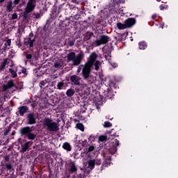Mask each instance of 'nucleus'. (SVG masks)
Listing matches in <instances>:
<instances>
[{
    "instance_id": "obj_1",
    "label": "nucleus",
    "mask_w": 178,
    "mask_h": 178,
    "mask_svg": "<svg viewBox=\"0 0 178 178\" xmlns=\"http://www.w3.org/2000/svg\"><path fill=\"white\" fill-rule=\"evenodd\" d=\"M102 147L106 148V149H108V152L110 154V155L108 156V154L104 153L105 161L103 162L101 167L102 170H104V169H105L108 165H111V161H112V155L115 154L116 149L114 147H111L109 143H105L104 145H102Z\"/></svg>"
},
{
    "instance_id": "obj_17",
    "label": "nucleus",
    "mask_w": 178,
    "mask_h": 178,
    "mask_svg": "<svg viewBox=\"0 0 178 178\" xmlns=\"http://www.w3.org/2000/svg\"><path fill=\"white\" fill-rule=\"evenodd\" d=\"M29 106H21L18 108V113L19 116H24L25 113H28Z\"/></svg>"
},
{
    "instance_id": "obj_62",
    "label": "nucleus",
    "mask_w": 178,
    "mask_h": 178,
    "mask_svg": "<svg viewBox=\"0 0 178 178\" xmlns=\"http://www.w3.org/2000/svg\"><path fill=\"white\" fill-rule=\"evenodd\" d=\"M1 66H3V67H6V64H5L4 62H2L1 64Z\"/></svg>"
},
{
    "instance_id": "obj_16",
    "label": "nucleus",
    "mask_w": 178,
    "mask_h": 178,
    "mask_svg": "<svg viewBox=\"0 0 178 178\" xmlns=\"http://www.w3.org/2000/svg\"><path fill=\"white\" fill-rule=\"evenodd\" d=\"M31 145H33V142L31 141H28L22 145V148L20 150V152H22V154H24V152H26V151L29 149V148H30Z\"/></svg>"
},
{
    "instance_id": "obj_48",
    "label": "nucleus",
    "mask_w": 178,
    "mask_h": 178,
    "mask_svg": "<svg viewBox=\"0 0 178 178\" xmlns=\"http://www.w3.org/2000/svg\"><path fill=\"white\" fill-rule=\"evenodd\" d=\"M10 44H12V40L8 39L7 40L6 42L5 43L6 47H10Z\"/></svg>"
},
{
    "instance_id": "obj_14",
    "label": "nucleus",
    "mask_w": 178,
    "mask_h": 178,
    "mask_svg": "<svg viewBox=\"0 0 178 178\" xmlns=\"http://www.w3.org/2000/svg\"><path fill=\"white\" fill-rule=\"evenodd\" d=\"M31 10H27V8H25L24 11L22 13V20L23 22H29V18L31 16Z\"/></svg>"
},
{
    "instance_id": "obj_39",
    "label": "nucleus",
    "mask_w": 178,
    "mask_h": 178,
    "mask_svg": "<svg viewBox=\"0 0 178 178\" xmlns=\"http://www.w3.org/2000/svg\"><path fill=\"white\" fill-rule=\"evenodd\" d=\"M104 127L108 128V127H112V123H111L109 121L104 122Z\"/></svg>"
},
{
    "instance_id": "obj_33",
    "label": "nucleus",
    "mask_w": 178,
    "mask_h": 178,
    "mask_svg": "<svg viewBox=\"0 0 178 178\" xmlns=\"http://www.w3.org/2000/svg\"><path fill=\"white\" fill-rule=\"evenodd\" d=\"M76 129H78V130H81V131H84V125L81 123H79L76 124Z\"/></svg>"
},
{
    "instance_id": "obj_27",
    "label": "nucleus",
    "mask_w": 178,
    "mask_h": 178,
    "mask_svg": "<svg viewBox=\"0 0 178 178\" xmlns=\"http://www.w3.org/2000/svg\"><path fill=\"white\" fill-rule=\"evenodd\" d=\"M13 79H16V77H17V68L15 70L12 69V68H9L8 69Z\"/></svg>"
},
{
    "instance_id": "obj_50",
    "label": "nucleus",
    "mask_w": 178,
    "mask_h": 178,
    "mask_svg": "<svg viewBox=\"0 0 178 178\" xmlns=\"http://www.w3.org/2000/svg\"><path fill=\"white\" fill-rule=\"evenodd\" d=\"M83 69H84V65H79L77 70V73H80V72H81Z\"/></svg>"
},
{
    "instance_id": "obj_38",
    "label": "nucleus",
    "mask_w": 178,
    "mask_h": 178,
    "mask_svg": "<svg viewBox=\"0 0 178 178\" xmlns=\"http://www.w3.org/2000/svg\"><path fill=\"white\" fill-rule=\"evenodd\" d=\"M79 143L82 147H87L88 142L86 139L84 140H79Z\"/></svg>"
},
{
    "instance_id": "obj_40",
    "label": "nucleus",
    "mask_w": 178,
    "mask_h": 178,
    "mask_svg": "<svg viewBox=\"0 0 178 178\" xmlns=\"http://www.w3.org/2000/svg\"><path fill=\"white\" fill-rule=\"evenodd\" d=\"M47 83L48 81H47V80L41 81L39 83L40 88H42Z\"/></svg>"
},
{
    "instance_id": "obj_8",
    "label": "nucleus",
    "mask_w": 178,
    "mask_h": 178,
    "mask_svg": "<svg viewBox=\"0 0 178 178\" xmlns=\"http://www.w3.org/2000/svg\"><path fill=\"white\" fill-rule=\"evenodd\" d=\"M103 98L104 99H111V98H113L115 97V93H113V90L107 88L106 90H104L103 92Z\"/></svg>"
},
{
    "instance_id": "obj_35",
    "label": "nucleus",
    "mask_w": 178,
    "mask_h": 178,
    "mask_svg": "<svg viewBox=\"0 0 178 178\" xmlns=\"http://www.w3.org/2000/svg\"><path fill=\"white\" fill-rule=\"evenodd\" d=\"M12 130V127L9 126L8 127L4 129L3 136H8L9 134V132Z\"/></svg>"
},
{
    "instance_id": "obj_34",
    "label": "nucleus",
    "mask_w": 178,
    "mask_h": 178,
    "mask_svg": "<svg viewBox=\"0 0 178 178\" xmlns=\"http://www.w3.org/2000/svg\"><path fill=\"white\" fill-rule=\"evenodd\" d=\"M95 138H96L95 135L91 134V135L89 136V138H88V141H89V143H94V141H95Z\"/></svg>"
},
{
    "instance_id": "obj_63",
    "label": "nucleus",
    "mask_w": 178,
    "mask_h": 178,
    "mask_svg": "<svg viewBox=\"0 0 178 178\" xmlns=\"http://www.w3.org/2000/svg\"><path fill=\"white\" fill-rule=\"evenodd\" d=\"M152 19H153L154 20V19H156V15H153L152 16Z\"/></svg>"
},
{
    "instance_id": "obj_43",
    "label": "nucleus",
    "mask_w": 178,
    "mask_h": 178,
    "mask_svg": "<svg viewBox=\"0 0 178 178\" xmlns=\"http://www.w3.org/2000/svg\"><path fill=\"white\" fill-rule=\"evenodd\" d=\"M75 42L76 40L74 39L70 40L68 41V45H70V47H73L74 45Z\"/></svg>"
},
{
    "instance_id": "obj_25",
    "label": "nucleus",
    "mask_w": 178,
    "mask_h": 178,
    "mask_svg": "<svg viewBox=\"0 0 178 178\" xmlns=\"http://www.w3.org/2000/svg\"><path fill=\"white\" fill-rule=\"evenodd\" d=\"M147 47H148V45L147 44V42L145 41H140L138 42V48L139 49H147Z\"/></svg>"
},
{
    "instance_id": "obj_54",
    "label": "nucleus",
    "mask_w": 178,
    "mask_h": 178,
    "mask_svg": "<svg viewBox=\"0 0 178 178\" xmlns=\"http://www.w3.org/2000/svg\"><path fill=\"white\" fill-rule=\"evenodd\" d=\"M19 2H20V0H14L13 1L14 5H19Z\"/></svg>"
},
{
    "instance_id": "obj_60",
    "label": "nucleus",
    "mask_w": 178,
    "mask_h": 178,
    "mask_svg": "<svg viewBox=\"0 0 178 178\" xmlns=\"http://www.w3.org/2000/svg\"><path fill=\"white\" fill-rule=\"evenodd\" d=\"M27 72V70L26 68H24L22 70V73H23L24 74Z\"/></svg>"
},
{
    "instance_id": "obj_52",
    "label": "nucleus",
    "mask_w": 178,
    "mask_h": 178,
    "mask_svg": "<svg viewBox=\"0 0 178 178\" xmlns=\"http://www.w3.org/2000/svg\"><path fill=\"white\" fill-rule=\"evenodd\" d=\"M12 19H13V20L17 19V14H16V13L13 14V15H12Z\"/></svg>"
},
{
    "instance_id": "obj_19",
    "label": "nucleus",
    "mask_w": 178,
    "mask_h": 178,
    "mask_svg": "<svg viewBox=\"0 0 178 178\" xmlns=\"http://www.w3.org/2000/svg\"><path fill=\"white\" fill-rule=\"evenodd\" d=\"M1 166H3V168L4 169V170H6V172H8V170H12V169H13L12 163H3V161H1Z\"/></svg>"
},
{
    "instance_id": "obj_46",
    "label": "nucleus",
    "mask_w": 178,
    "mask_h": 178,
    "mask_svg": "<svg viewBox=\"0 0 178 178\" xmlns=\"http://www.w3.org/2000/svg\"><path fill=\"white\" fill-rule=\"evenodd\" d=\"M164 9H168V5L161 4L160 6V10H164Z\"/></svg>"
},
{
    "instance_id": "obj_10",
    "label": "nucleus",
    "mask_w": 178,
    "mask_h": 178,
    "mask_svg": "<svg viewBox=\"0 0 178 178\" xmlns=\"http://www.w3.org/2000/svg\"><path fill=\"white\" fill-rule=\"evenodd\" d=\"M84 58V54L83 53H79L73 60L72 63L74 66H79L81 63Z\"/></svg>"
},
{
    "instance_id": "obj_22",
    "label": "nucleus",
    "mask_w": 178,
    "mask_h": 178,
    "mask_svg": "<svg viewBox=\"0 0 178 178\" xmlns=\"http://www.w3.org/2000/svg\"><path fill=\"white\" fill-rule=\"evenodd\" d=\"M76 53L74 52H70L67 56V59L68 62H73L74 60V58H76Z\"/></svg>"
},
{
    "instance_id": "obj_49",
    "label": "nucleus",
    "mask_w": 178,
    "mask_h": 178,
    "mask_svg": "<svg viewBox=\"0 0 178 178\" xmlns=\"http://www.w3.org/2000/svg\"><path fill=\"white\" fill-rule=\"evenodd\" d=\"M33 15L35 16L34 19H40V17H41V14H40L38 13H34Z\"/></svg>"
},
{
    "instance_id": "obj_30",
    "label": "nucleus",
    "mask_w": 178,
    "mask_h": 178,
    "mask_svg": "<svg viewBox=\"0 0 178 178\" xmlns=\"http://www.w3.org/2000/svg\"><path fill=\"white\" fill-rule=\"evenodd\" d=\"M76 93V91L74 90V89L72 88H70L67 90L66 92V95L67 97H73L74 95V94Z\"/></svg>"
},
{
    "instance_id": "obj_12",
    "label": "nucleus",
    "mask_w": 178,
    "mask_h": 178,
    "mask_svg": "<svg viewBox=\"0 0 178 178\" xmlns=\"http://www.w3.org/2000/svg\"><path fill=\"white\" fill-rule=\"evenodd\" d=\"M97 58H98V54H97L95 52H92L89 56L88 60L86 63L90 65V66H94V63H95Z\"/></svg>"
},
{
    "instance_id": "obj_36",
    "label": "nucleus",
    "mask_w": 178,
    "mask_h": 178,
    "mask_svg": "<svg viewBox=\"0 0 178 178\" xmlns=\"http://www.w3.org/2000/svg\"><path fill=\"white\" fill-rule=\"evenodd\" d=\"M93 66H95V70H99V60L95 61Z\"/></svg>"
},
{
    "instance_id": "obj_44",
    "label": "nucleus",
    "mask_w": 178,
    "mask_h": 178,
    "mask_svg": "<svg viewBox=\"0 0 178 178\" xmlns=\"http://www.w3.org/2000/svg\"><path fill=\"white\" fill-rule=\"evenodd\" d=\"M54 67H56V69H60V67H62V65H60V63L57 61L54 63Z\"/></svg>"
},
{
    "instance_id": "obj_24",
    "label": "nucleus",
    "mask_w": 178,
    "mask_h": 178,
    "mask_svg": "<svg viewBox=\"0 0 178 178\" xmlns=\"http://www.w3.org/2000/svg\"><path fill=\"white\" fill-rule=\"evenodd\" d=\"M88 168L90 169V170H92V169L95 168V159H90L88 161Z\"/></svg>"
},
{
    "instance_id": "obj_53",
    "label": "nucleus",
    "mask_w": 178,
    "mask_h": 178,
    "mask_svg": "<svg viewBox=\"0 0 178 178\" xmlns=\"http://www.w3.org/2000/svg\"><path fill=\"white\" fill-rule=\"evenodd\" d=\"M74 159H79V154L78 153H74Z\"/></svg>"
},
{
    "instance_id": "obj_4",
    "label": "nucleus",
    "mask_w": 178,
    "mask_h": 178,
    "mask_svg": "<svg viewBox=\"0 0 178 178\" xmlns=\"http://www.w3.org/2000/svg\"><path fill=\"white\" fill-rule=\"evenodd\" d=\"M33 129L30 127H24L19 129V134H21V137H24V138H28V140H35L37 135L33 134Z\"/></svg>"
},
{
    "instance_id": "obj_55",
    "label": "nucleus",
    "mask_w": 178,
    "mask_h": 178,
    "mask_svg": "<svg viewBox=\"0 0 178 178\" xmlns=\"http://www.w3.org/2000/svg\"><path fill=\"white\" fill-rule=\"evenodd\" d=\"M33 58V55L31 54H26V59H31Z\"/></svg>"
},
{
    "instance_id": "obj_7",
    "label": "nucleus",
    "mask_w": 178,
    "mask_h": 178,
    "mask_svg": "<svg viewBox=\"0 0 178 178\" xmlns=\"http://www.w3.org/2000/svg\"><path fill=\"white\" fill-rule=\"evenodd\" d=\"M67 172L70 175L77 173V166L76 165V161H71L70 162Z\"/></svg>"
},
{
    "instance_id": "obj_9",
    "label": "nucleus",
    "mask_w": 178,
    "mask_h": 178,
    "mask_svg": "<svg viewBox=\"0 0 178 178\" xmlns=\"http://www.w3.org/2000/svg\"><path fill=\"white\" fill-rule=\"evenodd\" d=\"M106 81L107 83V85L110 87V90H117V88H119V86H118V84L116 83V81H115V79L107 78L106 79Z\"/></svg>"
},
{
    "instance_id": "obj_42",
    "label": "nucleus",
    "mask_w": 178,
    "mask_h": 178,
    "mask_svg": "<svg viewBox=\"0 0 178 178\" xmlns=\"http://www.w3.org/2000/svg\"><path fill=\"white\" fill-rule=\"evenodd\" d=\"M95 149V147H94V145L89 146L88 148V154H90V152H92V151H94Z\"/></svg>"
},
{
    "instance_id": "obj_45",
    "label": "nucleus",
    "mask_w": 178,
    "mask_h": 178,
    "mask_svg": "<svg viewBox=\"0 0 178 178\" xmlns=\"http://www.w3.org/2000/svg\"><path fill=\"white\" fill-rule=\"evenodd\" d=\"M3 159H4V161H2V162H3V163H6V162H9V161H10L9 156H4Z\"/></svg>"
},
{
    "instance_id": "obj_15",
    "label": "nucleus",
    "mask_w": 178,
    "mask_h": 178,
    "mask_svg": "<svg viewBox=\"0 0 178 178\" xmlns=\"http://www.w3.org/2000/svg\"><path fill=\"white\" fill-rule=\"evenodd\" d=\"M127 29H130L136 24V18H128L124 21Z\"/></svg>"
},
{
    "instance_id": "obj_26",
    "label": "nucleus",
    "mask_w": 178,
    "mask_h": 178,
    "mask_svg": "<svg viewBox=\"0 0 178 178\" xmlns=\"http://www.w3.org/2000/svg\"><path fill=\"white\" fill-rule=\"evenodd\" d=\"M13 3L12 1H10L7 3V5L6 6V12H12L13 10Z\"/></svg>"
},
{
    "instance_id": "obj_6",
    "label": "nucleus",
    "mask_w": 178,
    "mask_h": 178,
    "mask_svg": "<svg viewBox=\"0 0 178 178\" xmlns=\"http://www.w3.org/2000/svg\"><path fill=\"white\" fill-rule=\"evenodd\" d=\"M93 66L90 65V64L85 63L84 67L82 70V77L83 79H88L91 73V69H92Z\"/></svg>"
},
{
    "instance_id": "obj_37",
    "label": "nucleus",
    "mask_w": 178,
    "mask_h": 178,
    "mask_svg": "<svg viewBox=\"0 0 178 178\" xmlns=\"http://www.w3.org/2000/svg\"><path fill=\"white\" fill-rule=\"evenodd\" d=\"M108 140V137L106 136H100L99 137V141L104 143V141H106Z\"/></svg>"
},
{
    "instance_id": "obj_28",
    "label": "nucleus",
    "mask_w": 178,
    "mask_h": 178,
    "mask_svg": "<svg viewBox=\"0 0 178 178\" xmlns=\"http://www.w3.org/2000/svg\"><path fill=\"white\" fill-rule=\"evenodd\" d=\"M83 80L86 81V84L88 86H90V84H92V83H94V77L90 75L88 78H83Z\"/></svg>"
},
{
    "instance_id": "obj_3",
    "label": "nucleus",
    "mask_w": 178,
    "mask_h": 178,
    "mask_svg": "<svg viewBox=\"0 0 178 178\" xmlns=\"http://www.w3.org/2000/svg\"><path fill=\"white\" fill-rule=\"evenodd\" d=\"M43 126L44 127H47L49 131H59V125L58 123L54 122L49 118H45L43 120Z\"/></svg>"
},
{
    "instance_id": "obj_2",
    "label": "nucleus",
    "mask_w": 178,
    "mask_h": 178,
    "mask_svg": "<svg viewBox=\"0 0 178 178\" xmlns=\"http://www.w3.org/2000/svg\"><path fill=\"white\" fill-rule=\"evenodd\" d=\"M13 87L15 88L16 91L19 90H23V82H18L16 85L15 84L13 79H10L7 81L6 84H3L0 87L1 92H6L8 90H10V88H13Z\"/></svg>"
},
{
    "instance_id": "obj_23",
    "label": "nucleus",
    "mask_w": 178,
    "mask_h": 178,
    "mask_svg": "<svg viewBox=\"0 0 178 178\" xmlns=\"http://www.w3.org/2000/svg\"><path fill=\"white\" fill-rule=\"evenodd\" d=\"M63 148L65 149L67 152H70L72 151V145H70V143L65 142L63 144Z\"/></svg>"
},
{
    "instance_id": "obj_20",
    "label": "nucleus",
    "mask_w": 178,
    "mask_h": 178,
    "mask_svg": "<svg viewBox=\"0 0 178 178\" xmlns=\"http://www.w3.org/2000/svg\"><path fill=\"white\" fill-rule=\"evenodd\" d=\"M66 87H67V83L65 81H60L57 84V90H65Z\"/></svg>"
},
{
    "instance_id": "obj_56",
    "label": "nucleus",
    "mask_w": 178,
    "mask_h": 178,
    "mask_svg": "<svg viewBox=\"0 0 178 178\" xmlns=\"http://www.w3.org/2000/svg\"><path fill=\"white\" fill-rule=\"evenodd\" d=\"M111 66L113 67H118V63H111Z\"/></svg>"
},
{
    "instance_id": "obj_31",
    "label": "nucleus",
    "mask_w": 178,
    "mask_h": 178,
    "mask_svg": "<svg viewBox=\"0 0 178 178\" xmlns=\"http://www.w3.org/2000/svg\"><path fill=\"white\" fill-rule=\"evenodd\" d=\"M27 104L32 107V109L37 108L38 106V103L37 102H31L30 100L28 101Z\"/></svg>"
},
{
    "instance_id": "obj_61",
    "label": "nucleus",
    "mask_w": 178,
    "mask_h": 178,
    "mask_svg": "<svg viewBox=\"0 0 178 178\" xmlns=\"http://www.w3.org/2000/svg\"><path fill=\"white\" fill-rule=\"evenodd\" d=\"M32 37H34V33H33V32L29 33V38H31Z\"/></svg>"
},
{
    "instance_id": "obj_64",
    "label": "nucleus",
    "mask_w": 178,
    "mask_h": 178,
    "mask_svg": "<svg viewBox=\"0 0 178 178\" xmlns=\"http://www.w3.org/2000/svg\"><path fill=\"white\" fill-rule=\"evenodd\" d=\"M3 51L5 52L6 51V45L2 47Z\"/></svg>"
},
{
    "instance_id": "obj_5",
    "label": "nucleus",
    "mask_w": 178,
    "mask_h": 178,
    "mask_svg": "<svg viewBox=\"0 0 178 178\" xmlns=\"http://www.w3.org/2000/svg\"><path fill=\"white\" fill-rule=\"evenodd\" d=\"M111 38L108 35H102L99 36V39L96 40L95 42L92 43L93 47H99V45H105L109 42Z\"/></svg>"
},
{
    "instance_id": "obj_58",
    "label": "nucleus",
    "mask_w": 178,
    "mask_h": 178,
    "mask_svg": "<svg viewBox=\"0 0 178 178\" xmlns=\"http://www.w3.org/2000/svg\"><path fill=\"white\" fill-rule=\"evenodd\" d=\"M3 70H5V67L2 65H0V72H3Z\"/></svg>"
},
{
    "instance_id": "obj_18",
    "label": "nucleus",
    "mask_w": 178,
    "mask_h": 178,
    "mask_svg": "<svg viewBox=\"0 0 178 178\" xmlns=\"http://www.w3.org/2000/svg\"><path fill=\"white\" fill-rule=\"evenodd\" d=\"M70 81L74 86H80V78L77 75H72L70 76Z\"/></svg>"
},
{
    "instance_id": "obj_13",
    "label": "nucleus",
    "mask_w": 178,
    "mask_h": 178,
    "mask_svg": "<svg viewBox=\"0 0 178 178\" xmlns=\"http://www.w3.org/2000/svg\"><path fill=\"white\" fill-rule=\"evenodd\" d=\"M27 124H35L37 121L35 120V115L34 113H29L26 115Z\"/></svg>"
},
{
    "instance_id": "obj_29",
    "label": "nucleus",
    "mask_w": 178,
    "mask_h": 178,
    "mask_svg": "<svg viewBox=\"0 0 178 178\" xmlns=\"http://www.w3.org/2000/svg\"><path fill=\"white\" fill-rule=\"evenodd\" d=\"M117 27H118V30H124V29H127V26H126L125 22H124V24H122V22H118Z\"/></svg>"
},
{
    "instance_id": "obj_59",
    "label": "nucleus",
    "mask_w": 178,
    "mask_h": 178,
    "mask_svg": "<svg viewBox=\"0 0 178 178\" xmlns=\"http://www.w3.org/2000/svg\"><path fill=\"white\" fill-rule=\"evenodd\" d=\"M72 3H76V5H79V1L77 0H72Z\"/></svg>"
},
{
    "instance_id": "obj_47",
    "label": "nucleus",
    "mask_w": 178,
    "mask_h": 178,
    "mask_svg": "<svg viewBox=\"0 0 178 178\" xmlns=\"http://www.w3.org/2000/svg\"><path fill=\"white\" fill-rule=\"evenodd\" d=\"M101 163H102V161H101V159H97L95 160V165L99 166V165H101Z\"/></svg>"
},
{
    "instance_id": "obj_57",
    "label": "nucleus",
    "mask_w": 178,
    "mask_h": 178,
    "mask_svg": "<svg viewBox=\"0 0 178 178\" xmlns=\"http://www.w3.org/2000/svg\"><path fill=\"white\" fill-rule=\"evenodd\" d=\"M8 60H9V58H6L3 60V63H4L5 65H8Z\"/></svg>"
},
{
    "instance_id": "obj_41",
    "label": "nucleus",
    "mask_w": 178,
    "mask_h": 178,
    "mask_svg": "<svg viewBox=\"0 0 178 178\" xmlns=\"http://www.w3.org/2000/svg\"><path fill=\"white\" fill-rule=\"evenodd\" d=\"M16 44H17V47H18L19 48H20V47H22V41H21V38H18L17 39V40H16Z\"/></svg>"
},
{
    "instance_id": "obj_21",
    "label": "nucleus",
    "mask_w": 178,
    "mask_h": 178,
    "mask_svg": "<svg viewBox=\"0 0 178 178\" xmlns=\"http://www.w3.org/2000/svg\"><path fill=\"white\" fill-rule=\"evenodd\" d=\"M34 42H35V38L31 39V38H28L27 41L25 42L26 45H29V48H33L34 47Z\"/></svg>"
},
{
    "instance_id": "obj_51",
    "label": "nucleus",
    "mask_w": 178,
    "mask_h": 178,
    "mask_svg": "<svg viewBox=\"0 0 178 178\" xmlns=\"http://www.w3.org/2000/svg\"><path fill=\"white\" fill-rule=\"evenodd\" d=\"M113 144H115V147H119L120 145L119 140L118 139H115L113 142Z\"/></svg>"
},
{
    "instance_id": "obj_11",
    "label": "nucleus",
    "mask_w": 178,
    "mask_h": 178,
    "mask_svg": "<svg viewBox=\"0 0 178 178\" xmlns=\"http://www.w3.org/2000/svg\"><path fill=\"white\" fill-rule=\"evenodd\" d=\"M35 6H37V0H29L25 9L33 12Z\"/></svg>"
},
{
    "instance_id": "obj_32",
    "label": "nucleus",
    "mask_w": 178,
    "mask_h": 178,
    "mask_svg": "<svg viewBox=\"0 0 178 178\" xmlns=\"http://www.w3.org/2000/svg\"><path fill=\"white\" fill-rule=\"evenodd\" d=\"M94 35V33L92 32H87L86 35L84 36V40L88 41V40H91V37Z\"/></svg>"
}]
</instances>
